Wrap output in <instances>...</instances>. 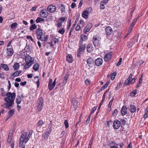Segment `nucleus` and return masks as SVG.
Instances as JSON below:
<instances>
[{
    "mask_svg": "<svg viewBox=\"0 0 148 148\" xmlns=\"http://www.w3.org/2000/svg\"><path fill=\"white\" fill-rule=\"evenodd\" d=\"M5 96L7 97L4 98V100L6 102L4 103L3 105H2L1 106L4 108L9 109V108L14 104L16 94L14 92L11 93L10 92H9L5 94Z\"/></svg>",
    "mask_w": 148,
    "mask_h": 148,
    "instance_id": "obj_1",
    "label": "nucleus"
},
{
    "mask_svg": "<svg viewBox=\"0 0 148 148\" xmlns=\"http://www.w3.org/2000/svg\"><path fill=\"white\" fill-rule=\"evenodd\" d=\"M49 36L48 35L45 36L43 34L42 30L40 28L38 29V39L42 41H45L48 39Z\"/></svg>",
    "mask_w": 148,
    "mask_h": 148,
    "instance_id": "obj_2",
    "label": "nucleus"
},
{
    "mask_svg": "<svg viewBox=\"0 0 148 148\" xmlns=\"http://www.w3.org/2000/svg\"><path fill=\"white\" fill-rule=\"evenodd\" d=\"M32 132L30 131L28 134L27 132H25L22 134L20 139L24 141V143H26L29 140V138L31 136Z\"/></svg>",
    "mask_w": 148,
    "mask_h": 148,
    "instance_id": "obj_3",
    "label": "nucleus"
},
{
    "mask_svg": "<svg viewBox=\"0 0 148 148\" xmlns=\"http://www.w3.org/2000/svg\"><path fill=\"white\" fill-rule=\"evenodd\" d=\"M79 49L77 50V57L79 58L80 57L81 53L82 51H84L85 49L86 45L84 44L82 45L81 44H79Z\"/></svg>",
    "mask_w": 148,
    "mask_h": 148,
    "instance_id": "obj_4",
    "label": "nucleus"
},
{
    "mask_svg": "<svg viewBox=\"0 0 148 148\" xmlns=\"http://www.w3.org/2000/svg\"><path fill=\"white\" fill-rule=\"evenodd\" d=\"M25 60L27 64V65H32L34 63V58L31 57L29 55L25 58Z\"/></svg>",
    "mask_w": 148,
    "mask_h": 148,
    "instance_id": "obj_5",
    "label": "nucleus"
},
{
    "mask_svg": "<svg viewBox=\"0 0 148 148\" xmlns=\"http://www.w3.org/2000/svg\"><path fill=\"white\" fill-rule=\"evenodd\" d=\"M92 10V8H87L86 10H84L82 14V16L85 19H87L88 18L89 14L90 12Z\"/></svg>",
    "mask_w": 148,
    "mask_h": 148,
    "instance_id": "obj_6",
    "label": "nucleus"
},
{
    "mask_svg": "<svg viewBox=\"0 0 148 148\" xmlns=\"http://www.w3.org/2000/svg\"><path fill=\"white\" fill-rule=\"evenodd\" d=\"M56 79L57 78H56L53 82L52 79H51L49 80L48 83V88L50 91H51L54 87L56 85Z\"/></svg>",
    "mask_w": 148,
    "mask_h": 148,
    "instance_id": "obj_7",
    "label": "nucleus"
},
{
    "mask_svg": "<svg viewBox=\"0 0 148 148\" xmlns=\"http://www.w3.org/2000/svg\"><path fill=\"white\" fill-rule=\"evenodd\" d=\"M92 42L95 47L98 46L100 42L99 37L97 36H94L92 38Z\"/></svg>",
    "mask_w": 148,
    "mask_h": 148,
    "instance_id": "obj_8",
    "label": "nucleus"
},
{
    "mask_svg": "<svg viewBox=\"0 0 148 148\" xmlns=\"http://www.w3.org/2000/svg\"><path fill=\"white\" fill-rule=\"evenodd\" d=\"M7 56L11 57L14 53V51L12 46L10 48H7L5 50Z\"/></svg>",
    "mask_w": 148,
    "mask_h": 148,
    "instance_id": "obj_9",
    "label": "nucleus"
},
{
    "mask_svg": "<svg viewBox=\"0 0 148 148\" xmlns=\"http://www.w3.org/2000/svg\"><path fill=\"white\" fill-rule=\"evenodd\" d=\"M48 12L46 9H43L41 10L40 12L39 16L43 18H46L48 16Z\"/></svg>",
    "mask_w": 148,
    "mask_h": 148,
    "instance_id": "obj_10",
    "label": "nucleus"
},
{
    "mask_svg": "<svg viewBox=\"0 0 148 148\" xmlns=\"http://www.w3.org/2000/svg\"><path fill=\"white\" fill-rule=\"evenodd\" d=\"M121 126V123L117 119L115 120L113 124V128L115 130L119 129Z\"/></svg>",
    "mask_w": 148,
    "mask_h": 148,
    "instance_id": "obj_11",
    "label": "nucleus"
},
{
    "mask_svg": "<svg viewBox=\"0 0 148 148\" xmlns=\"http://www.w3.org/2000/svg\"><path fill=\"white\" fill-rule=\"evenodd\" d=\"M44 105L43 98L40 97L39 99L38 105V110L40 111Z\"/></svg>",
    "mask_w": 148,
    "mask_h": 148,
    "instance_id": "obj_12",
    "label": "nucleus"
},
{
    "mask_svg": "<svg viewBox=\"0 0 148 148\" xmlns=\"http://www.w3.org/2000/svg\"><path fill=\"white\" fill-rule=\"evenodd\" d=\"M112 55V52L111 51L107 53L104 56V59L105 62H108L111 59Z\"/></svg>",
    "mask_w": 148,
    "mask_h": 148,
    "instance_id": "obj_13",
    "label": "nucleus"
},
{
    "mask_svg": "<svg viewBox=\"0 0 148 148\" xmlns=\"http://www.w3.org/2000/svg\"><path fill=\"white\" fill-rule=\"evenodd\" d=\"M47 9L48 12L50 13H53L56 11V7L55 5H51L48 6Z\"/></svg>",
    "mask_w": 148,
    "mask_h": 148,
    "instance_id": "obj_14",
    "label": "nucleus"
},
{
    "mask_svg": "<svg viewBox=\"0 0 148 148\" xmlns=\"http://www.w3.org/2000/svg\"><path fill=\"white\" fill-rule=\"evenodd\" d=\"M15 112V110L13 109H9L8 112V115L6 118L5 121H7L10 117L13 115Z\"/></svg>",
    "mask_w": 148,
    "mask_h": 148,
    "instance_id": "obj_15",
    "label": "nucleus"
},
{
    "mask_svg": "<svg viewBox=\"0 0 148 148\" xmlns=\"http://www.w3.org/2000/svg\"><path fill=\"white\" fill-rule=\"evenodd\" d=\"M105 32L107 35L110 36L113 32L112 28L110 26H107L105 29Z\"/></svg>",
    "mask_w": 148,
    "mask_h": 148,
    "instance_id": "obj_16",
    "label": "nucleus"
},
{
    "mask_svg": "<svg viewBox=\"0 0 148 148\" xmlns=\"http://www.w3.org/2000/svg\"><path fill=\"white\" fill-rule=\"evenodd\" d=\"M110 0H103L100 2V9L103 10L105 9L104 6L107 4Z\"/></svg>",
    "mask_w": 148,
    "mask_h": 148,
    "instance_id": "obj_17",
    "label": "nucleus"
},
{
    "mask_svg": "<svg viewBox=\"0 0 148 148\" xmlns=\"http://www.w3.org/2000/svg\"><path fill=\"white\" fill-rule=\"evenodd\" d=\"M80 37L81 38L79 41V43L83 45V41H85L87 40L88 39V38L87 36L84 35H81Z\"/></svg>",
    "mask_w": 148,
    "mask_h": 148,
    "instance_id": "obj_18",
    "label": "nucleus"
},
{
    "mask_svg": "<svg viewBox=\"0 0 148 148\" xmlns=\"http://www.w3.org/2000/svg\"><path fill=\"white\" fill-rule=\"evenodd\" d=\"M92 27V23L88 24V25H87L84 29V33L85 34H86L87 32L89 31Z\"/></svg>",
    "mask_w": 148,
    "mask_h": 148,
    "instance_id": "obj_19",
    "label": "nucleus"
},
{
    "mask_svg": "<svg viewBox=\"0 0 148 148\" xmlns=\"http://www.w3.org/2000/svg\"><path fill=\"white\" fill-rule=\"evenodd\" d=\"M94 47L91 44H88L87 46V51L90 53L92 52L94 50Z\"/></svg>",
    "mask_w": 148,
    "mask_h": 148,
    "instance_id": "obj_20",
    "label": "nucleus"
},
{
    "mask_svg": "<svg viewBox=\"0 0 148 148\" xmlns=\"http://www.w3.org/2000/svg\"><path fill=\"white\" fill-rule=\"evenodd\" d=\"M127 108L125 106H123L121 109V113L122 115L123 116L127 114Z\"/></svg>",
    "mask_w": 148,
    "mask_h": 148,
    "instance_id": "obj_21",
    "label": "nucleus"
},
{
    "mask_svg": "<svg viewBox=\"0 0 148 148\" xmlns=\"http://www.w3.org/2000/svg\"><path fill=\"white\" fill-rule=\"evenodd\" d=\"M103 62V60L101 58H98L96 59L95 63V65H102Z\"/></svg>",
    "mask_w": 148,
    "mask_h": 148,
    "instance_id": "obj_22",
    "label": "nucleus"
},
{
    "mask_svg": "<svg viewBox=\"0 0 148 148\" xmlns=\"http://www.w3.org/2000/svg\"><path fill=\"white\" fill-rule=\"evenodd\" d=\"M58 9L60 10L62 13L65 12V7L63 4H61L59 6Z\"/></svg>",
    "mask_w": 148,
    "mask_h": 148,
    "instance_id": "obj_23",
    "label": "nucleus"
},
{
    "mask_svg": "<svg viewBox=\"0 0 148 148\" xmlns=\"http://www.w3.org/2000/svg\"><path fill=\"white\" fill-rule=\"evenodd\" d=\"M29 54L26 52L24 50H22L21 51L20 53V56L21 57L23 58H25L27 56L29 55Z\"/></svg>",
    "mask_w": 148,
    "mask_h": 148,
    "instance_id": "obj_24",
    "label": "nucleus"
},
{
    "mask_svg": "<svg viewBox=\"0 0 148 148\" xmlns=\"http://www.w3.org/2000/svg\"><path fill=\"white\" fill-rule=\"evenodd\" d=\"M132 73H131L128 78L125 81L124 83V85H125L126 86H127L129 85V80L131 79L132 77Z\"/></svg>",
    "mask_w": 148,
    "mask_h": 148,
    "instance_id": "obj_25",
    "label": "nucleus"
},
{
    "mask_svg": "<svg viewBox=\"0 0 148 148\" xmlns=\"http://www.w3.org/2000/svg\"><path fill=\"white\" fill-rule=\"evenodd\" d=\"M136 108L135 106L134 105H130V112L131 113H134L136 112Z\"/></svg>",
    "mask_w": 148,
    "mask_h": 148,
    "instance_id": "obj_26",
    "label": "nucleus"
},
{
    "mask_svg": "<svg viewBox=\"0 0 148 148\" xmlns=\"http://www.w3.org/2000/svg\"><path fill=\"white\" fill-rule=\"evenodd\" d=\"M24 50L25 51L29 54L31 51L30 47L29 45L27 44Z\"/></svg>",
    "mask_w": 148,
    "mask_h": 148,
    "instance_id": "obj_27",
    "label": "nucleus"
},
{
    "mask_svg": "<svg viewBox=\"0 0 148 148\" xmlns=\"http://www.w3.org/2000/svg\"><path fill=\"white\" fill-rule=\"evenodd\" d=\"M87 62L88 65L89 64H94V61L92 58L90 57L87 59Z\"/></svg>",
    "mask_w": 148,
    "mask_h": 148,
    "instance_id": "obj_28",
    "label": "nucleus"
},
{
    "mask_svg": "<svg viewBox=\"0 0 148 148\" xmlns=\"http://www.w3.org/2000/svg\"><path fill=\"white\" fill-rule=\"evenodd\" d=\"M21 73L22 71H17L13 73V74L12 75V76H13L14 77L18 76Z\"/></svg>",
    "mask_w": 148,
    "mask_h": 148,
    "instance_id": "obj_29",
    "label": "nucleus"
},
{
    "mask_svg": "<svg viewBox=\"0 0 148 148\" xmlns=\"http://www.w3.org/2000/svg\"><path fill=\"white\" fill-rule=\"evenodd\" d=\"M70 75V74L69 72H68L66 73L64 78V80L63 81L64 83L66 84L67 83V80Z\"/></svg>",
    "mask_w": 148,
    "mask_h": 148,
    "instance_id": "obj_30",
    "label": "nucleus"
},
{
    "mask_svg": "<svg viewBox=\"0 0 148 148\" xmlns=\"http://www.w3.org/2000/svg\"><path fill=\"white\" fill-rule=\"evenodd\" d=\"M66 60L69 63L72 62L73 61V58L72 55H68L66 57Z\"/></svg>",
    "mask_w": 148,
    "mask_h": 148,
    "instance_id": "obj_31",
    "label": "nucleus"
},
{
    "mask_svg": "<svg viewBox=\"0 0 148 148\" xmlns=\"http://www.w3.org/2000/svg\"><path fill=\"white\" fill-rule=\"evenodd\" d=\"M22 99L21 97L20 96H17L16 99V103L19 104H20L21 102Z\"/></svg>",
    "mask_w": 148,
    "mask_h": 148,
    "instance_id": "obj_32",
    "label": "nucleus"
},
{
    "mask_svg": "<svg viewBox=\"0 0 148 148\" xmlns=\"http://www.w3.org/2000/svg\"><path fill=\"white\" fill-rule=\"evenodd\" d=\"M117 73L116 72H114L113 73H111L110 74V76H111V79L113 80L115 78V77Z\"/></svg>",
    "mask_w": 148,
    "mask_h": 148,
    "instance_id": "obj_33",
    "label": "nucleus"
},
{
    "mask_svg": "<svg viewBox=\"0 0 148 148\" xmlns=\"http://www.w3.org/2000/svg\"><path fill=\"white\" fill-rule=\"evenodd\" d=\"M137 90L135 89L132 92H130V96L132 97L134 96L137 93Z\"/></svg>",
    "mask_w": 148,
    "mask_h": 148,
    "instance_id": "obj_34",
    "label": "nucleus"
},
{
    "mask_svg": "<svg viewBox=\"0 0 148 148\" xmlns=\"http://www.w3.org/2000/svg\"><path fill=\"white\" fill-rule=\"evenodd\" d=\"M120 123H121V127L122 126H124L126 123V121L124 119H120Z\"/></svg>",
    "mask_w": 148,
    "mask_h": 148,
    "instance_id": "obj_35",
    "label": "nucleus"
},
{
    "mask_svg": "<svg viewBox=\"0 0 148 148\" xmlns=\"http://www.w3.org/2000/svg\"><path fill=\"white\" fill-rule=\"evenodd\" d=\"M72 102L74 108H76V107L77 103V102L76 99H73Z\"/></svg>",
    "mask_w": 148,
    "mask_h": 148,
    "instance_id": "obj_36",
    "label": "nucleus"
},
{
    "mask_svg": "<svg viewBox=\"0 0 148 148\" xmlns=\"http://www.w3.org/2000/svg\"><path fill=\"white\" fill-rule=\"evenodd\" d=\"M139 17V16L137 17L136 18H135L134 20H133L132 23L131 25L132 26L134 27L136 24V23L137 21V20L138 19Z\"/></svg>",
    "mask_w": 148,
    "mask_h": 148,
    "instance_id": "obj_37",
    "label": "nucleus"
},
{
    "mask_svg": "<svg viewBox=\"0 0 148 148\" xmlns=\"http://www.w3.org/2000/svg\"><path fill=\"white\" fill-rule=\"evenodd\" d=\"M79 18L78 17H77V18H76L75 21V23L74 24H73L72 25V27L71 29H72L73 30L75 28V25H76L77 23V22L79 19Z\"/></svg>",
    "mask_w": 148,
    "mask_h": 148,
    "instance_id": "obj_38",
    "label": "nucleus"
},
{
    "mask_svg": "<svg viewBox=\"0 0 148 148\" xmlns=\"http://www.w3.org/2000/svg\"><path fill=\"white\" fill-rule=\"evenodd\" d=\"M144 62V61L142 60H137L135 64V65H142Z\"/></svg>",
    "mask_w": 148,
    "mask_h": 148,
    "instance_id": "obj_39",
    "label": "nucleus"
},
{
    "mask_svg": "<svg viewBox=\"0 0 148 148\" xmlns=\"http://www.w3.org/2000/svg\"><path fill=\"white\" fill-rule=\"evenodd\" d=\"M148 116V107H147L145 110V113L144 115V118L145 119H146Z\"/></svg>",
    "mask_w": 148,
    "mask_h": 148,
    "instance_id": "obj_40",
    "label": "nucleus"
},
{
    "mask_svg": "<svg viewBox=\"0 0 148 148\" xmlns=\"http://www.w3.org/2000/svg\"><path fill=\"white\" fill-rule=\"evenodd\" d=\"M12 134H10L8 137L7 142L8 143H10L11 142L12 137Z\"/></svg>",
    "mask_w": 148,
    "mask_h": 148,
    "instance_id": "obj_41",
    "label": "nucleus"
},
{
    "mask_svg": "<svg viewBox=\"0 0 148 148\" xmlns=\"http://www.w3.org/2000/svg\"><path fill=\"white\" fill-rule=\"evenodd\" d=\"M65 32V29L64 28H62L60 29L58 31V32L60 34L62 35L64 34Z\"/></svg>",
    "mask_w": 148,
    "mask_h": 148,
    "instance_id": "obj_42",
    "label": "nucleus"
},
{
    "mask_svg": "<svg viewBox=\"0 0 148 148\" xmlns=\"http://www.w3.org/2000/svg\"><path fill=\"white\" fill-rule=\"evenodd\" d=\"M18 25L17 23H13L11 24V27L12 28L15 29Z\"/></svg>",
    "mask_w": 148,
    "mask_h": 148,
    "instance_id": "obj_43",
    "label": "nucleus"
},
{
    "mask_svg": "<svg viewBox=\"0 0 148 148\" xmlns=\"http://www.w3.org/2000/svg\"><path fill=\"white\" fill-rule=\"evenodd\" d=\"M66 21V19L64 17H61L59 19V22H61L62 23H63V22Z\"/></svg>",
    "mask_w": 148,
    "mask_h": 148,
    "instance_id": "obj_44",
    "label": "nucleus"
},
{
    "mask_svg": "<svg viewBox=\"0 0 148 148\" xmlns=\"http://www.w3.org/2000/svg\"><path fill=\"white\" fill-rule=\"evenodd\" d=\"M85 83L87 86L89 85L90 84V81L88 79H87L85 81Z\"/></svg>",
    "mask_w": 148,
    "mask_h": 148,
    "instance_id": "obj_45",
    "label": "nucleus"
},
{
    "mask_svg": "<svg viewBox=\"0 0 148 148\" xmlns=\"http://www.w3.org/2000/svg\"><path fill=\"white\" fill-rule=\"evenodd\" d=\"M37 27L36 25L35 24H33L30 28L31 30H33L36 29Z\"/></svg>",
    "mask_w": 148,
    "mask_h": 148,
    "instance_id": "obj_46",
    "label": "nucleus"
},
{
    "mask_svg": "<svg viewBox=\"0 0 148 148\" xmlns=\"http://www.w3.org/2000/svg\"><path fill=\"white\" fill-rule=\"evenodd\" d=\"M62 23L61 22L58 21V23L57 24L56 26L58 28H60L62 27Z\"/></svg>",
    "mask_w": 148,
    "mask_h": 148,
    "instance_id": "obj_47",
    "label": "nucleus"
},
{
    "mask_svg": "<svg viewBox=\"0 0 148 148\" xmlns=\"http://www.w3.org/2000/svg\"><path fill=\"white\" fill-rule=\"evenodd\" d=\"M49 136V134H48L47 132H45V134L43 136V137H42V138H44V140H46L48 139Z\"/></svg>",
    "mask_w": 148,
    "mask_h": 148,
    "instance_id": "obj_48",
    "label": "nucleus"
},
{
    "mask_svg": "<svg viewBox=\"0 0 148 148\" xmlns=\"http://www.w3.org/2000/svg\"><path fill=\"white\" fill-rule=\"evenodd\" d=\"M8 66V65H1V67L5 71H8L9 70V68Z\"/></svg>",
    "mask_w": 148,
    "mask_h": 148,
    "instance_id": "obj_49",
    "label": "nucleus"
},
{
    "mask_svg": "<svg viewBox=\"0 0 148 148\" xmlns=\"http://www.w3.org/2000/svg\"><path fill=\"white\" fill-rule=\"evenodd\" d=\"M64 124L65 125V127L66 128H67L69 127V125L67 121L65 120L64 121Z\"/></svg>",
    "mask_w": 148,
    "mask_h": 148,
    "instance_id": "obj_50",
    "label": "nucleus"
},
{
    "mask_svg": "<svg viewBox=\"0 0 148 148\" xmlns=\"http://www.w3.org/2000/svg\"><path fill=\"white\" fill-rule=\"evenodd\" d=\"M97 108V106H95L90 111V113H91V114H92V113H93L96 110Z\"/></svg>",
    "mask_w": 148,
    "mask_h": 148,
    "instance_id": "obj_51",
    "label": "nucleus"
},
{
    "mask_svg": "<svg viewBox=\"0 0 148 148\" xmlns=\"http://www.w3.org/2000/svg\"><path fill=\"white\" fill-rule=\"evenodd\" d=\"M135 8H136L135 7H134L131 9V10L130 11V14H131V19H132V14H133L132 13L134 11L135 9Z\"/></svg>",
    "mask_w": 148,
    "mask_h": 148,
    "instance_id": "obj_52",
    "label": "nucleus"
},
{
    "mask_svg": "<svg viewBox=\"0 0 148 148\" xmlns=\"http://www.w3.org/2000/svg\"><path fill=\"white\" fill-rule=\"evenodd\" d=\"M43 18L38 17V23L44 21V19Z\"/></svg>",
    "mask_w": 148,
    "mask_h": 148,
    "instance_id": "obj_53",
    "label": "nucleus"
},
{
    "mask_svg": "<svg viewBox=\"0 0 148 148\" xmlns=\"http://www.w3.org/2000/svg\"><path fill=\"white\" fill-rule=\"evenodd\" d=\"M113 101V99H112L110 100V101L109 102V104L108 105V110H109V108H110L111 107Z\"/></svg>",
    "mask_w": 148,
    "mask_h": 148,
    "instance_id": "obj_54",
    "label": "nucleus"
},
{
    "mask_svg": "<svg viewBox=\"0 0 148 148\" xmlns=\"http://www.w3.org/2000/svg\"><path fill=\"white\" fill-rule=\"evenodd\" d=\"M44 123L42 121L40 120L38 122V126H42Z\"/></svg>",
    "mask_w": 148,
    "mask_h": 148,
    "instance_id": "obj_55",
    "label": "nucleus"
},
{
    "mask_svg": "<svg viewBox=\"0 0 148 148\" xmlns=\"http://www.w3.org/2000/svg\"><path fill=\"white\" fill-rule=\"evenodd\" d=\"M71 20L70 19L69 21V25L67 27V30H69L70 29V27L71 26Z\"/></svg>",
    "mask_w": 148,
    "mask_h": 148,
    "instance_id": "obj_56",
    "label": "nucleus"
},
{
    "mask_svg": "<svg viewBox=\"0 0 148 148\" xmlns=\"http://www.w3.org/2000/svg\"><path fill=\"white\" fill-rule=\"evenodd\" d=\"M135 82V81L134 79V78H133L131 80H129V84H133Z\"/></svg>",
    "mask_w": 148,
    "mask_h": 148,
    "instance_id": "obj_57",
    "label": "nucleus"
},
{
    "mask_svg": "<svg viewBox=\"0 0 148 148\" xmlns=\"http://www.w3.org/2000/svg\"><path fill=\"white\" fill-rule=\"evenodd\" d=\"M105 98H106V95H103V97H102V99L100 103H102V104H103V103L104 102V100H105Z\"/></svg>",
    "mask_w": 148,
    "mask_h": 148,
    "instance_id": "obj_58",
    "label": "nucleus"
},
{
    "mask_svg": "<svg viewBox=\"0 0 148 148\" xmlns=\"http://www.w3.org/2000/svg\"><path fill=\"white\" fill-rule=\"evenodd\" d=\"M94 138V136H92V137L91 138L90 140L89 143V145H92V141L93 140V139Z\"/></svg>",
    "mask_w": 148,
    "mask_h": 148,
    "instance_id": "obj_59",
    "label": "nucleus"
},
{
    "mask_svg": "<svg viewBox=\"0 0 148 148\" xmlns=\"http://www.w3.org/2000/svg\"><path fill=\"white\" fill-rule=\"evenodd\" d=\"M24 143V141L20 139V147H22L23 143Z\"/></svg>",
    "mask_w": 148,
    "mask_h": 148,
    "instance_id": "obj_60",
    "label": "nucleus"
},
{
    "mask_svg": "<svg viewBox=\"0 0 148 148\" xmlns=\"http://www.w3.org/2000/svg\"><path fill=\"white\" fill-rule=\"evenodd\" d=\"M143 75H141V77H140V78L139 79L138 82L140 84H141L143 82Z\"/></svg>",
    "mask_w": 148,
    "mask_h": 148,
    "instance_id": "obj_61",
    "label": "nucleus"
},
{
    "mask_svg": "<svg viewBox=\"0 0 148 148\" xmlns=\"http://www.w3.org/2000/svg\"><path fill=\"white\" fill-rule=\"evenodd\" d=\"M134 27L132 26L131 25L130 27H129V29L128 31V32L130 33H131V32L132 31V30Z\"/></svg>",
    "mask_w": 148,
    "mask_h": 148,
    "instance_id": "obj_62",
    "label": "nucleus"
},
{
    "mask_svg": "<svg viewBox=\"0 0 148 148\" xmlns=\"http://www.w3.org/2000/svg\"><path fill=\"white\" fill-rule=\"evenodd\" d=\"M80 29V26L78 25V24L77 25L76 27H75V30L77 31H79Z\"/></svg>",
    "mask_w": 148,
    "mask_h": 148,
    "instance_id": "obj_63",
    "label": "nucleus"
},
{
    "mask_svg": "<svg viewBox=\"0 0 148 148\" xmlns=\"http://www.w3.org/2000/svg\"><path fill=\"white\" fill-rule=\"evenodd\" d=\"M59 41L58 39L56 38H55L53 39V42H54V43L56 44L58 43Z\"/></svg>",
    "mask_w": 148,
    "mask_h": 148,
    "instance_id": "obj_64",
    "label": "nucleus"
}]
</instances>
